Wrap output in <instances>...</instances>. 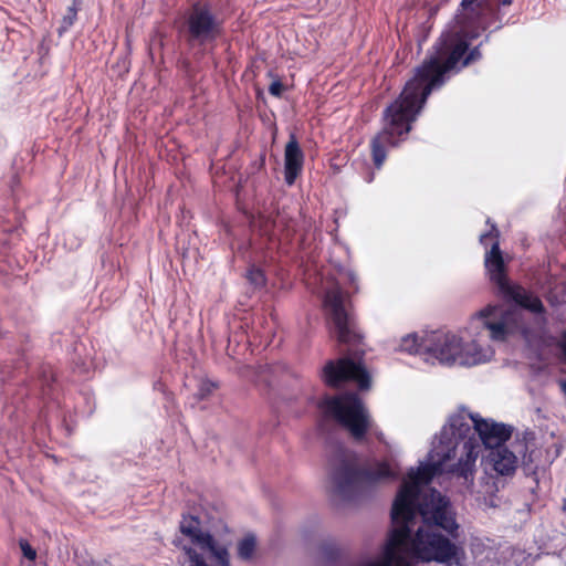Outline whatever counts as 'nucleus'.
<instances>
[{
    "mask_svg": "<svg viewBox=\"0 0 566 566\" xmlns=\"http://www.w3.org/2000/svg\"><path fill=\"white\" fill-rule=\"evenodd\" d=\"M468 417L460 412L451 416L449 418V422L444 426L440 432L439 443L437 447L443 448L444 450L453 449L454 458L458 455V449L460 442L464 444L468 439V434L471 432V426L468 422ZM469 440L474 441V443L479 444L475 439L469 438ZM480 448V446H478ZM463 446H461V449ZM460 457H462V451L460 452Z\"/></svg>",
    "mask_w": 566,
    "mask_h": 566,
    "instance_id": "obj_13",
    "label": "nucleus"
},
{
    "mask_svg": "<svg viewBox=\"0 0 566 566\" xmlns=\"http://www.w3.org/2000/svg\"><path fill=\"white\" fill-rule=\"evenodd\" d=\"M81 0H73L72 6H70L66 10V13L63 15L61 25L57 30L59 34L62 35L66 32L76 21L77 12L80 10Z\"/></svg>",
    "mask_w": 566,
    "mask_h": 566,
    "instance_id": "obj_24",
    "label": "nucleus"
},
{
    "mask_svg": "<svg viewBox=\"0 0 566 566\" xmlns=\"http://www.w3.org/2000/svg\"><path fill=\"white\" fill-rule=\"evenodd\" d=\"M248 281L254 286L262 287L266 283V277L264 272L261 269L252 266L247 272Z\"/></svg>",
    "mask_w": 566,
    "mask_h": 566,
    "instance_id": "obj_29",
    "label": "nucleus"
},
{
    "mask_svg": "<svg viewBox=\"0 0 566 566\" xmlns=\"http://www.w3.org/2000/svg\"><path fill=\"white\" fill-rule=\"evenodd\" d=\"M426 346L428 354L442 363L455 361L462 352V343L458 336L440 331L429 333V343Z\"/></svg>",
    "mask_w": 566,
    "mask_h": 566,
    "instance_id": "obj_15",
    "label": "nucleus"
},
{
    "mask_svg": "<svg viewBox=\"0 0 566 566\" xmlns=\"http://www.w3.org/2000/svg\"><path fill=\"white\" fill-rule=\"evenodd\" d=\"M479 457V447L474 441L468 440L462 448V457L457 463L449 464L454 459V450L434 447L431 451L432 462L420 465L417 470L410 469L402 481L391 507V521L411 523L417 514V502L420 485L430 483L436 475L450 473L461 478L465 483L474 481L475 462Z\"/></svg>",
    "mask_w": 566,
    "mask_h": 566,
    "instance_id": "obj_2",
    "label": "nucleus"
},
{
    "mask_svg": "<svg viewBox=\"0 0 566 566\" xmlns=\"http://www.w3.org/2000/svg\"><path fill=\"white\" fill-rule=\"evenodd\" d=\"M347 347V356L326 361L322 369L321 378L327 387L339 388L344 384L355 382L359 390H368L371 378L361 361L365 354L364 338L358 347L344 344Z\"/></svg>",
    "mask_w": 566,
    "mask_h": 566,
    "instance_id": "obj_6",
    "label": "nucleus"
},
{
    "mask_svg": "<svg viewBox=\"0 0 566 566\" xmlns=\"http://www.w3.org/2000/svg\"><path fill=\"white\" fill-rule=\"evenodd\" d=\"M374 178H375V174H374V171H369V172L367 174V176L365 177V180H366V182H368V184H369V182H373Z\"/></svg>",
    "mask_w": 566,
    "mask_h": 566,
    "instance_id": "obj_34",
    "label": "nucleus"
},
{
    "mask_svg": "<svg viewBox=\"0 0 566 566\" xmlns=\"http://www.w3.org/2000/svg\"><path fill=\"white\" fill-rule=\"evenodd\" d=\"M417 513H419L422 518L420 526H429L430 530L434 531L442 530L453 539L459 537V524L454 515L449 511L446 502L440 500L439 503L431 507L417 503Z\"/></svg>",
    "mask_w": 566,
    "mask_h": 566,
    "instance_id": "obj_11",
    "label": "nucleus"
},
{
    "mask_svg": "<svg viewBox=\"0 0 566 566\" xmlns=\"http://www.w3.org/2000/svg\"><path fill=\"white\" fill-rule=\"evenodd\" d=\"M397 474L386 461L377 462L375 468H360L354 455L339 451L337 464L332 472L334 493L343 500L355 499L365 489L374 486L385 479H396Z\"/></svg>",
    "mask_w": 566,
    "mask_h": 566,
    "instance_id": "obj_3",
    "label": "nucleus"
},
{
    "mask_svg": "<svg viewBox=\"0 0 566 566\" xmlns=\"http://www.w3.org/2000/svg\"><path fill=\"white\" fill-rule=\"evenodd\" d=\"M258 227L262 235L272 238L276 230L275 217L272 214H260L258 218Z\"/></svg>",
    "mask_w": 566,
    "mask_h": 566,
    "instance_id": "obj_25",
    "label": "nucleus"
},
{
    "mask_svg": "<svg viewBox=\"0 0 566 566\" xmlns=\"http://www.w3.org/2000/svg\"><path fill=\"white\" fill-rule=\"evenodd\" d=\"M275 217L276 230L282 232L286 238L292 237L296 230V221L291 217L286 210L279 209Z\"/></svg>",
    "mask_w": 566,
    "mask_h": 566,
    "instance_id": "obj_22",
    "label": "nucleus"
},
{
    "mask_svg": "<svg viewBox=\"0 0 566 566\" xmlns=\"http://www.w3.org/2000/svg\"><path fill=\"white\" fill-rule=\"evenodd\" d=\"M177 23L178 33L189 49L214 43L223 33V21L209 2L201 0L191 2Z\"/></svg>",
    "mask_w": 566,
    "mask_h": 566,
    "instance_id": "obj_4",
    "label": "nucleus"
},
{
    "mask_svg": "<svg viewBox=\"0 0 566 566\" xmlns=\"http://www.w3.org/2000/svg\"><path fill=\"white\" fill-rule=\"evenodd\" d=\"M479 361H480V359H479V358H474V359H473V363H474V364H476V363H479Z\"/></svg>",
    "mask_w": 566,
    "mask_h": 566,
    "instance_id": "obj_36",
    "label": "nucleus"
},
{
    "mask_svg": "<svg viewBox=\"0 0 566 566\" xmlns=\"http://www.w3.org/2000/svg\"><path fill=\"white\" fill-rule=\"evenodd\" d=\"M186 554L189 557V566H209L205 558L199 553H197L196 549L191 547L186 548Z\"/></svg>",
    "mask_w": 566,
    "mask_h": 566,
    "instance_id": "obj_30",
    "label": "nucleus"
},
{
    "mask_svg": "<svg viewBox=\"0 0 566 566\" xmlns=\"http://www.w3.org/2000/svg\"><path fill=\"white\" fill-rule=\"evenodd\" d=\"M490 34H486L484 40L472 49L469 48L462 60V67H467L482 59L481 48L484 43L489 42Z\"/></svg>",
    "mask_w": 566,
    "mask_h": 566,
    "instance_id": "obj_27",
    "label": "nucleus"
},
{
    "mask_svg": "<svg viewBox=\"0 0 566 566\" xmlns=\"http://www.w3.org/2000/svg\"><path fill=\"white\" fill-rule=\"evenodd\" d=\"M429 343V333L423 337H419L417 334H410L402 337L400 342V350L408 354H428L426 345Z\"/></svg>",
    "mask_w": 566,
    "mask_h": 566,
    "instance_id": "obj_21",
    "label": "nucleus"
},
{
    "mask_svg": "<svg viewBox=\"0 0 566 566\" xmlns=\"http://www.w3.org/2000/svg\"><path fill=\"white\" fill-rule=\"evenodd\" d=\"M255 549V537L247 535L238 544V555L242 559H250Z\"/></svg>",
    "mask_w": 566,
    "mask_h": 566,
    "instance_id": "obj_26",
    "label": "nucleus"
},
{
    "mask_svg": "<svg viewBox=\"0 0 566 566\" xmlns=\"http://www.w3.org/2000/svg\"><path fill=\"white\" fill-rule=\"evenodd\" d=\"M284 91V85L280 80L273 81L269 86V93L272 96L281 97Z\"/></svg>",
    "mask_w": 566,
    "mask_h": 566,
    "instance_id": "obj_32",
    "label": "nucleus"
},
{
    "mask_svg": "<svg viewBox=\"0 0 566 566\" xmlns=\"http://www.w3.org/2000/svg\"><path fill=\"white\" fill-rule=\"evenodd\" d=\"M318 408L326 418L347 429L357 442L366 438L371 427L370 415L356 392L325 396L318 402Z\"/></svg>",
    "mask_w": 566,
    "mask_h": 566,
    "instance_id": "obj_5",
    "label": "nucleus"
},
{
    "mask_svg": "<svg viewBox=\"0 0 566 566\" xmlns=\"http://www.w3.org/2000/svg\"><path fill=\"white\" fill-rule=\"evenodd\" d=\"M219 385L210 379H202L199 384L196 397L198 400H206L218 389Z\"/></svg>",
    "mask_w": 566,
    "mask_h": 566,
    "instance_id": "obj_28",
    "label": "nucleus"
},
{
    "mask_svg": "<svg viewBox=\"0 0 566 566\" xmlns=\"http://www.w3.org/2000/svg\"><path fill=\"white\" fill-rule=\"evenodd\" d=\"M452 539L439 531L430 530L429 526H419L413 535L410 534L407 546L418 560L451 564L459 562L460 555L463 554L462 548Z\"/></svg>",
    "mask_w": 566,
    "mask_h": 566,
    "instance_id": "obj_7",
    "label": "nucleus"
},
{
    "mask_svg": "<svg viewBox=\"0 0 566 566\" xmlns=\"http://www.w3.org/2000/svg\"><path fill=\"white\" fill-rule=\"evenodd\" d=\"M488 460L500 475H511L517 468V458L506 446L489 451Z\"/></svg>",
    "mask_w": 566,
    "mask_h": 566,
    "instance_id": "obj_19",
    "label": "nucleus"
},
{
    "mask_svg": "<svg viewBox=\"0 0 566 566\" xmlns=\"http://www.w3.org/2000/svg\"><path fill=\"white\" fill-rule=\"evenodd\" d=\"M201 548L208 549L220 566H230L229 553L224 546L218 545L211 535V542L202 543Z\"/></svg>",
    "mask_w": 566,
    "mask_h": 566,
    "instance_id": "obj_23",
    "label": "nucleus"
},
{
    "mask_svg": "<svg viewBox=\"0 0 566 566\" xmlns=\"http://www.w3.org/2000/svg\"><path fill=\"white\" fill-rule=\"evenodd\" d=\"M348 280L349 282L352 283L353 287L355 291H357V286H356V276L354 273H348Z\"/></svg>",
    "mask_w": 566,
    "mask_h": 566,
    "instance_id": "obj_33",
    "label": "nucleus"
},
{
    "mask_svg": "<svg viewBox=\"0 0 566 566\" xmlns=\"http://www.w3.org/2000/svg\"><path fill=\"white\" fill-rule=\"evenodd\" d=\"M513 316L511 311H504L496 305H488L479 311L473 319L490 332V337L493 340H505L511 333Z\"/></svg>",
    "mask_w": 566,
    "mask_h": 566,
    "instance_id": "obj_12",
    "label": "nucleus"
},
{
    "mask_svg": "<svg viewBox=\"0 0 566 566\" xmlns=\"http://www.w3.org/2000/svg\"><path fill=\"white\" fill-rule=\"evenodd\" d=\"M512 2H513V0H500V4L504 6V7L511 6Z\"/></svg>",
    "mask_w": 566,
    "mask_h": 566,
    "instance_id": "obj_35",
    "label": "nucleus"
},
{
    "mask_svg": "<svg viewBox=\"0 0 566 566\" xmlns=\"http://www.w3.org/2000/svg\"><path fill=\"white\" fill-rule=\"evenodd\" d=\"M410 523L400 522L397 527L390 532L389 538L384 551V560L373 562L367 566H409V564L399 557L398 553L402 547H407L410 538Z\"/></svg>",
    "mask_w": 566,
    "mask_h": 566,
    "instance_id": "obj_16",
    "label": "nucleus"
},
{
    "mask_svg": "<svg viewBox=\"0 0 566 566\" xmlns=\"http://www.w3.org/2000/svg\"><path fill=\"white\" fill-rule=\"evenodd\" d=\"M499 237L500 232L496 226L491 223L490 230L480 235V242L481 244L486 245L489 239L493 240L491 249L485 252L484 266L490 281L496 284L497 287H501L509 282V279L506 264L500 249Z\"/></svg>",
    "mask_w": 566,
    "mask_h": 566,
    "instance_id": "obj_10",
    "label": "nucleus"
},
{
    "mask_svg": "<svg viewBox=\"0 0 566 566\" xmlns=\"http://www.w3.org/2000/svg\"><path fill=\"white\" fill-rule=\"evenodd\" d=\"M304 165V153L294 135L290 136L284 150V180L292 186L301 175Z\"/></svg>",
    "mask_w": 566,
    "mask_h": 566,
    "instance_id": "obj_18",
    "label": "nucleus"
},
{
    "mask_svg": "<svg viewBox=\"0 0 566 566\" xmlns=\"http://www.w3.org/2000/svg\"><path fill=\"white\" fill-rule=\"evenodd\" d=\"M458 13L468 31L488 30L499 18V7L494 0H462Z\"/></svg>",
    "mask_w": 566,
    "mask_h": 566,
    "instance_id": "obj_9",
    "label": "nucleus"
},
{
    "mask_svg": "<svg viewBox=\"0 0 566 566\" xmlns=\"http://www.w3.org/2000/svg\"><path fill=\"white\" fill-rule=\"evenodd\" d=\"M20 548L22 551L23 556L33 562L36 558V551L30 545V543L25 539H20L19 542Z\"/></svg>",
    "mask_w": 566,
    "mask_h": 566,
    "instance_id": "obj_31",
    "label": "nucleus"
},
{
    "mask_svg": "<svg viewBox=\"0 0 566 566\" xmlns=\"http://www.w3.org/2000/svg\"><path fill=\"white\" fill-rule=\"evenodd\" d=\"M499 290L506 301L513 302L533 314L544 315L546 313L542 300L520 284L510 283L509 281Z\"/></svg>",
    "mask_w": 566,
    "mask_h": 566,
    "instance_id": "obj_17",
    "label": "nucleus"
},
{
    "mask_svg": "<svg viewBox=\"0 0 566 566\" xmlns=\"http://www.w3.org/2000/svg\"><path fill=\"white\" fill-rule=\"evenodd\" d=\"M324 305L331 311V318L335 327L338 343L358 347L361 344L364 335L355 318L346 312L340 290H328L324 297Z\"/></svg>",
    "mask_w": 566,
    "mask_h": 566,
    "instance_id": "obj_8",
    "label": "nucleus"
},
{
    "mask_svg": "<svg viewBox=\"0 0 566 566\" xmlns=\"http://www.w3.org/2000/svg\"><path fill=\"white\" fill-rule=\"evenodd\" d=\"M468 417L472 420L473 429L479 434L480 440L490 451L493 448L505 446V442L512 436V427L510 426L482 419L479 415L469 413Z\"/></svg>",
    "mask_w": 566,
    "mask_h": 566,
    "instance_id": "obj_14",
    "label": "nucleus"
},
{
    "mask_svg": "<svg viewBox=\"0 0 566 566\" xmlns=\"http://www.w3.org/2000/svg\"><path fill=\"white\" fill-rule=\"evenodd\" d=\"M455 19L459 30L438 39L432 46L433 53L424 59L399 96L384 109V126L369 143L371 161L377 170L382 168L388 150L408 138L432 90L444 83L448 72L462 64L471 42L486 31L475 28L468 31L462 15L457 13Z\"/></svg>",
    "mask_w": 566,
    "mask_h": 566,
    "instance_id": "obj_1",
    "label": "nucleus"
},
{
    "mask_svg": "<svg viewBox=\"0 0 566 566\" xmlns=\"http://www.w3.org/2000/svg\"><path fill=\"white\" fill-rule=\"evenodd\" d=\"M180 532L188 536L192 543L198 544L199 546L202 543L211 542V535L209 533L201 532L199 518L192 515H185L182 517Z\"/></svg>",
    "mask_w": 566,
    "mask_h": 566,
    "instance_id": "obj_20",
    "label": "nucleus"
}]
</instances>
